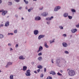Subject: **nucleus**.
Here are the masks:
<instances>
[{
    "instance_id": "nucleus-4",
    "label": "nucleus",
    "mask_w": 79,
    "mask_h": 79,
    "mask_svg": "<svg viewBox=\"0 0 79 79\" xmlns=\"http://www.w3.org/2000/svg\"><path fill=\"white\" fill-rule=\"evenodd\" d=\"M61 8V7L58 6L55 7V8L54 9V11H58V10H60Z\"/></svg>"
},
{
    "instance_id": "nucleus-50",
    "label": "nucleus",
    "mask_w": 79,
    "mask_h": 79,
    "mask_svg": "<svg viewBox=\"0 0 79 79\" xmlns=\"http://www.w3.org/2000/svg\"><path fill=\"white\" fill-rule=\"evenodd\" d=\"M3 26H4V25H3V24H1L0 25V27H3Z\"/></svg>"
},
{
    "instance_id": "nucleus-39",
    "label": "nucleus",
    "mask_w": 79,
    "mask_h": 79,
    "mask_svg": "<svg viewBox=\"0 0 79 79\" xmlns=\"http://www.w3.org/2000/svg\"><path fill=\"white\" fill-rule=\"evenodd\" d=\"M76 27H77V28H79V24H78L77 25H76Z\"/></svg>"
},
{
    "instance_id": "nucleus-16",
    "label": "nucleus",
    "mask_w": 79,
    "mask_h": 79,
    "mask_svg": "<svg viewBox=\"0 0 79 79\" xmlns=\"http://www.w3.org/2000/svg\"><path fill=\"white\" fill-rule=\"evenodd\" d=\"M50 74H52V75H56V73L54 71H52L50 73Z\"/></svg>"
},
{
    "instance_id": "nucleus-23",
    "label": "nucleus",
    "mask_w": 79,
    "mask_h": 79,
    "mask_svg": "<svg viewBox=\"0 0 79 79\" xmlns=\"http://www.w3.org/2000/svg\"><path fill=\"white\" fill-rule=\"evenodd\" d=\"M4 37V35H3L0 34V39H2Z\"/></svg>"
},
{
    "instance_id": "nucleus-11",
    "label": "nucleus",
    "mask_w": 79,
    "mask_h": 79,
    "mask_svg": "<svg viewBox=\"0 0 79 79\" xmlns=\"http://www.w3.org/2000/svg\"><path fill=\"white\" fill-rule=\"evenodd\" d=\"M77 30L76 28L72 29L71 30V32H72V33H75L76 32H77Z\"/></svg>"
},
{
    "instance_id": "nucleus-35",
    "label": "nucleus",
    "mask_w": 79,
    "mask_h": 79,
    "mask_svg": "<svg viewBox=\"0 0 79 79\" xmlns=\"http://www.w3.org/2000/svg\"><path fill=\"white\" fill-rule=\"evenodd\" d=\"M64 53H66V54H68V53H69V52L67 51H65Z\"/></svg>"
},
{
    "instance_id": "nucleus-33",
    "label": "nucleus",
    "mask_w": 79,
    "mask_h": 79,
    "mask_svg": "<svg viewBox=\"0 0 79 79\" xmlns=\"http://www.w3.org/2000/svg\"><path fill=\"white\" fill-rule=\"evenodd\" d=\"M57 75H58V76H62V74H61L60 73H59V72H58L57 73Z\"/></svg>"
},
{
    "instance_id": "nucleus-3",
    "label": "nucleus",
    "mask_w": 79,
    "mask_h": 79,
    "mask_svg": "<svg viewBox=\"0 0 79 79\" xmlns=\"http://www.w3.org/2000/svg\"><path fill=\"white\" fill-rule=\"evenodd\" d=\"M1 12H2V16H5L8 13V11L7 10H5L3 9H2Z\"/></svg>"
},
{
    "instance_id": "nucleus-38",
    "label": "nucleus",
    "mask_w": 79,
    "mask_h": 79,
    "mask_svg": "<svg viewBox=\"0 0 79 79\" xmlns=\"http://www.w3.org/2000/svg\"><path fill=\"white\" fill-rule=\"evenodd\" d=\"M42 55V53L41 52H40L38 54V56H41Z\"/></svg>"
},
{
    "instance_id": "nucleus-22",
    "label": "nucleus",
    "mask_w": 79,
    "mask_h": 79,
    "mask_svg": "<svg viewBox=\"0 0 79 79\" xmlns=\"http://www.w3.org/2000/svg\"><path fill=\"white\" fill-rule=\"evenodd\" d=\"M37 68L39 69H42L43 68V67L42 65H39L37 66Z\"/></svg>"
},
{
    "instance_id": "nucleus-27",
    "label": "nucleus",
    "mask_w": 79,
    "mask_h": 79,
    "mask_svg": "<svg viewBox=\"0 0 79 79\" xmlns=\"http://www.w3.org/2000/svg\"><path fill=\"white\" fill-rule=\"evenodd\" d=\"M24 2H25V4H27L29 3V2H28V1H26V0H24Z\"/></svg>"
},
{
    "instance_id": "nucleus-28",
    "label": "nucleus",
    "mask_w": 79,
    "mask_h": 79,
    "mask_svg": "<svg viewBox=\"0 0 79 79\" xmlns=\"http://www.w3.org/2000/svg\"><path fill=\"white\" fill-rule=\"evenodd\" d=\"M68 17L69 19H71L73 18V17H72V16H71L69 15L68 16Z\"/></svg>"
},
{
    "instance_id": "nucleus-55",
    "label": "nucleus",
    "mask_w": 79,
    "mask_h": 79,
    "mask_svg": "<svg viewBox=\"0 0 79 79\" xmlns=\"http://www.w3.org/2000/svg\"><path fill=\"white\" fill-rule=\"evenodd\" d=\"M34 73H35V74H37V72L36 71H34Z\"/></svg>"
},
{
    "instance_id": "nucleus-14",
    "label": "nucleus",
    "mask_w": 79,
    "mask_h": 79,
    "mask_svg": "<svg viewBox=\"0 0 79 79\" xmlns=\"http://www.w3.org/2000/svg\"><path fill=\"white\" fill-rule=\"evenodd\" d=\"M53 16H52L50 18L48 17L46 19V20L47 21H50V20H52V19H53Z\"/></svg>"
},
{
    "instance_id": "nucleus-57",
    "label": "nucleus",
    "mask_w": 79,
    "mask_h": 79,
    "mask_svg": "<svg viewBox=\"0 0 79 79\" xmlns=\"http://www.w3.org/2000/svg\"><path fill=\"white\" fill-rule=\"evenodd\" d=\"M51 62H52V63H53L54 62L53 60H51Z\"/></svg>"
},
{
    "instance_id": "nucleus-13",
    "label": "nucleus",
    "mask_w": 79,
    "mask_h": 79,
    "mask_svg": "<svg viewBox=\"0 0 79 79\" xmlns=\"http://www.w3.org/2000/svg\"><path fill=\"white\" fill-rule=\"evenodd\" d=\"M45 37L44 35H40L38 36V39L39 40H40L42 38H44Z\"/></svg>"
},
{
    "instance_id": "nucleus-56",
    "label": "nucleus",
    "mask_w": 79,
    "mask_h": 79,
    "mask_svg": "<svg viewBox=\"0 0 79 79\" xmlns=\"http://www.w3.org/2000/svg\"><path fill=\"white\" fill-rule=\"evenodd\" d=\"M39 52H40V51L39 49L38 51H37V53H39Z\"/></svg>"
},
{
    "instance_id": "nucleus-32",
    "label": "nucleus",
    "mask_w": 79,
    "mask_h": 79,
    "mask_svg": "<svg viewBox=\"0 0 79 79\" xmlns=\"http://www.w3.org/2000/svg\"><path fill=\"white\" fill-rule=\"evenodd\" d=\"M8 5H12V2H8Z\"/></svg>"
},
{
    "instance_id": "nucleus-1",
    "label": "nucleus",
    "mask_w": 79,
    "mask_h": 79,
    "mask_svg": "<svg viewBox=\"0 0 79 79\" xmlns=\"http://www.w3.org/2000/svg\"><path fill=\"white\" fill-rule=\"evenodd\" d=\"M67 71H68V74L69 76H74L76 75V72L75 71L73 70H70L69 69H68Z\"/></svg>"
},
{
    "instance_id": "nucleus-44",
    "label": "nucleus",
    "mask_w": 79,
    "mask_h": 79,
    "mask_svg": "<svg viewBox=\"0 0 79 79\" xmlns=\"http://www.w3.org/2000/svg\"><path fill=\"white\" fill-rule=\"evenodd\" d=\"M8 46H9L10 47H11V44L9 43L8 44Z\"/></svg>"
},
{
    "instance_id": "nucleus-41",
    "label": "nucleus",
    "mask_w": 79,
    "mask_h": 79,
    "mask_svg": "<svg viewBox=\"0 0 79 79\" xmlns=\"http://www.w3.org/2000/svg\"><path fill=\"white\" fill-rule=\"evenodd\" d=\"M18 44H16V45H15V47L16 48H18Z\"/></svg>"
},
{
    "instance_id": "nucleus-21",
    "label": "nucleus",
    "mask_w": 79,
    "mask_h": 79,
    "mask_svg": "<svg viewBox=\"0 0 79 79\" xmlns=\"http://www.w3.org/2000/svg\"><path fill=\"white\" fill-rule=\"evenodd\" d=\"M27 69V66H24L23 67V71H26Z\"/></svg>"
},
{
    "instance_id": "nucleus-60",
    "label": "nucleus",
    "mask_w": 79,
    "mask_h": 79,
    "mask_svg": "<svg viewBox=\"0 0 79 79\" xmlns=\"http://www.w3.org/2000/svg\"><path fill=\"white\" fill-rule=\"evenodd\" d=\"M1 11H2V10H0V13H1L2 12H1Z\"/></svg>"
},
{
    "instance_id": "nucleus-46",
    "label": "nucleus",
    "mask_w": 79,
    "mask_h": 79,
    "mask_svg": "<svg viewBox=\"0 0 79 79\" xmlns=\"http://www.w3.org/2000/svg\"><path fill=\"white\" fill-rule=\"evenodd\" d=\"M22 8H23V7H19V10H21V9H22Z\"/></svg>"
},
{
    "instance_id": "nucleus-34",
    "label": "nucleus",
    "mask_w": 79,
    "mask_h": 79,
    "mask_svg": "<svg viewBox=\"0 0 79 79\" xmlns=\"http://www.w3.org/2000/svg\"><path fill=\"white\" fill-rule=\"evenodd\" d=\"M46 79H52V77L49 76Z\"/></svg>"
},
{
    "instance_id": "nucleus-5",
    "label": "nucleus",
    "mask_w": 79,
    "mask_h": 79,
    "mask_svg": "<svg viewBox=\"0 0 79 79\" xmlns=\"http://www.w3.org/2000/svg\"><path fill=\"white\" fill-rule=\"evenodd\" d=\"M31 70L28 69L27 70L26 73H25V74L26 76H31Z\"/></svg>"
},
{
    "instance_id": "nucleus-43",
    "label": "nucleus",
    "mask_w": 79,
    "mask_h": 79,
    "mask_svg": "<svg viewBox=\"0 0 79 79\" xmlns=\"http://www.w3.org/2000/svg\"><path fill=\"white\" fill-rule=\"evenodd\" d=\"M40 76L41 77H43V76H44V74H41Z\"/></svg>"
},
{
    "instance_id": "nucleus-26",
    "label": "nucleus",
    "mask_w": 79,
    "mask_h": 79,
    "mask_svg": "<svg viewBox=\"0 0 79 79\" xmlns=\"http://www.w3.org/2000/svg\"><path fill=\"white\" fill-rule=\"evenodd\" d=\"M13 33H8V35H13Z\"/></svg>"
},
{
    "instance_id": "nucleus-54",
    "label": "nucleus",
    "mask_w": 79,
    "mask_h": 79,
    "mask_svg": "<svg viewBox=\"0 0 79 79\" xmlns=\"http://www.w3.org/2000/svg\"><path fill=\"white\" fill-rule=\"evenodd\" d=\"M25 9H26V10H27L28 9V7H27V6L26 7Z\"/></svg>"
},
{
    "instance_id": "nucleus-40",
    "label": "nucleus",
    "mask_w": 79,
    "mask_h": 79,
    "mask_svg": "<svg viewBox=\"0 0 79 79\" xmlns=\"http://www.w3.org/2000/svg\"><path fill=\"white\" fill-rule=\"evenodd\" d=\"M46 71H47V69H46V68H44V73L46 72Z\"/></svg>"
},
{
    "instance_id": "nucleus-51",
    "label": "nucleus",
    "mask_w": 79,
    "mask_h": 79,
    "mask_svg": "<svg viewBox=\"0 0 79 79\" xmlns=\"http://www.w3.org/2000/svg\"><path fill=\"white\" fill-rule=\"evenodd\" d=\"M10 51H11L13 50V49L11 48H10Z\"/></svg>"
},
{
    "instance_id": "nucleus-2",
    "label": "nucleus",
    "mask_w": 79,
    "mask_h": 79,
    "mask_svg": "<svg viewBox=\"0 0 79 79\" xmlns=\"http://www.w3.org/2000/svg\"><path fill=\"white\" fill-rule=\"evenodd\" d=\"M60 59H57L56 61V63L57 66L61 67V64H60Z\"/></svg>"
},
{
    "instance_id": "nucleus-36",
    "label": "nucleus",
    "mask_w": 79,
    "mask_h": 79,
    "mask_svg": "<svg viewBox=\"0 0 79 79\" xmlns=\"http://www.w3.org/2000/svg\"><path fill=\"white\" fill-rule=\"evenodd\" d=\"M50 21H47V24H48V25H49L50 24Z\"/></svg>"
},
{
    "instance_id": "nucleus-64",
    "label": "nucleus",
    "mask_w": 79,
    "mask_h": 79,
    "mask_svg": "<svg viewBox=\"0 0 79 79\" xmlns=\"http://www.w3.org/2000/svg\"><path fill=\"white\" fill-rule=\"evenodd\" d=\"M69 79H72L71 78H70Z\"/></svg>"
},
{
    "instance_id": "nucleus-45",
    "label": "nucleus",
    "mask_w": 79,
    "mask_h": 79,
    "mask_svg": "<svg viewBox=\"0 0 79 79\" xmlns=\"http://www.w3.org/2000/svg\"><path fill=\"white\" fill-rule=\"evenodd\" d=\"M37 71L38 72V73H39L40 71V69H38V70H37Z\"/></svg>"
},
{
    "instance_id": "nucleus-12",
    "label": "nucleus",
    "mask_w": 79,
    "mask_h": 79,
    "mask_svg": "<svg viewBox=\"0 0 79 79\" xmlns=\"http://www.w3.org/2000/svg\"><path fill=\"white\" fill-rule=\"evenodd\" d=\"M9 23H10V22H9V21H7L6 22L5 25V27H8V26H9Z\"/></svg>"
},
{
    "instance_id": "nucleus-58",
    "label": "nucleus",
    "mask_w": 79,
    "mask_h": 79,
    "mask_svg": "<svg viewBox=\"0 0 79 79\" xmlns=\"http://www.w3.org/2000/svg\"><path fill=\"white\" fill-rule=\"evenodd\" d=\"M60 72L61 73H62V72H63V70H61L60 71Z\"/></svg>"
},
{
    "instance_id": "nucleus-18",
    "label": "nucleus",
    "mask_w": 79,
    "mask_h": 79,
    "mask_svg": "<svg viewBox=\"0 0 79 79\" xmlns=\"http://www.w3.org/2000/svg\"><path fill=\"white\" fill-rule=\"evenodd\" d=\"M19 59H20V60H24V59H25V58L23 57V56H20L19 57Z\"/></svg>"
},
{
    "instance_id": "nucleus-37",
    "label": "nucleus",
    "mask_w": 79,
    "mask_h": 79,
    "mask_svg": "<svg viewBox=\"0 0 79 79\" xmlns=\"http://www.w3.org/2000/svg\"><path fill=\"white\" fill-rule=\"evenodd\" d=\"M43 8H44V7L42 6V7L40 8L39 9L40 10H43Z\"/></svg>"
},
{
    "instance_id": "nucleus-7",
    "label": "nucleus",
    "mask_w": 79,
    "mask_h": 79,
    "mask_svg": "<svg viewBox=\"0 0 79 79\" xmlns=\"http://www.w3.org/2000/svg\"><path fill=\"white\" fill-rule=\"evenodd\" d=\"M33 32H34V35H37L38 34H39V31H38L37 30H34V31Z\"/></svg>"
},
{
    "instance_id": "nucleus-10",
    "label": "nucleus",
    "mask_w": 79,
    "mask_h": 79,
    "mask_svg": "<svg viewBox=\"0 0 79 79\" xmlns=\"http://www.w3.org/2000/svg\"><path fill=\"white\" fill-rule=\"evenodd\" d=\"M62 46L64 47H68V44L65 42H63L62 43Z\"/></svg>"
},
{
    "instance_id": "nucleus-20",
    "label": "nucleus",
    "mask_w": 79,
    "mask_h": 79,
    "mask_svg": "<svg viewBox=\"0 0 79 79\" xmlns=\"http://www.w3.org/2000/svg\"><path fill=\"white\" fill-rule=\"evenodd\" d=\"M39 50L40 51H42V50H43V47H42L41 46H40L39 47Z\"/></svg>"
},
{
    "instance_id": "nucleus-42",
    "label": "nucleus",
    "mask_w": 79,
    "mask_h": 79,
    "mask_svg": "<svg viewBox=\"0 0 79 79\" xmlns=\"http://www.w3.org/2000/svg\"><path fill=\"white\" fill-rule=\"evenodd\" d=\"M15 17H16V18H18V15H15Z\"/></svg>"
},
{
    "instance_id": "nucleus-17",
    "label": "nucleus",
    "mask_w": 79,
    "mask_h": 79,
    "mask_svg": "<svg viewBox=\"0 0 79 79\" xmlns=\"http://www.w3.org/2000/svg\"><path fill=\"white\" fill-rule=\"evenodd\" d=\"M47 43L46 42H45L44 43V46L46 47V48H49V46L48 45H47Z\"/></svg>"
},
{
    "instance_id": "nucleus-52",
    "label": "nucleus",
    "mask_w": 79,
    "mask_h": 79,
    "mask_svg": "<svg viewBox=\"0 0 79 79\" xmlns=\"http://www.w3.org/2000/svg\"><path fill=\"white\" fill-rule=\"evenodd\" d=\"M29 9L31 11V10H33V8L31 7V8H30Z\"/></svg>"
},
{
    "instance_id": "nucleus-63",
    "label": "nucleus",
    "mask_w": 79,
    "mask_h": 79,
    "mask_svg": "<svg viewBox=\"0 0 79 79\" xmlns=\"http://www.w3.org/2000/svg\"><path fill=\"white\" fill-rule=\"evenodd\" d=\"M9 17V16H8L7 17V18H8Z\"/></svg>"
},
{
    "instance_id": "nucleus-29",
    "label": "nucleus",
    "mask_w": 79,
    "mask_h": 79,
    "mask_svg": "<svg viewBox=\"0 0 79 79\" xmlns=\"http://www.w3.org/2000/svg\"><path fill=\"white\" fill-rule=\"evenodd\" d=\"M49 42L51 44H52V43H54V42H55V41L54 40L53 41L50 40V41Z\"/></svg>"
},
{
    "instance_id": "nucleus-53",
    "label": "nucleus",
    "mask_w": 79,
    "mask_h": 79,
    "mask_svg": "<svg viewBox=\"0 0 79 79\" xmlns=\"http://www.w3.org/2000/svg\"><path fill=\"white\" fill-rule=\"evenodd\" d=\"M2 3V0H0V4H1Z\"/></svg>"
},
{
    "instance_id": "nucleus-25",
    "label": "nucleus",
    "mask_w": 79,
    "mask_h": 79,
    "mask_svg": "<svg viewBox=\"0 0 79 79\" xmlns=\"http://www.w3.org/2000/svg\"><path fill=\"white\" fill-rule=\"evenodd\" d=\"M10 79H13V75H11L10 77Z\"/></svg>"
},
{
    "instance_id": "nucleus-47",
    "label": "nucleus",
    "mask_w": 79,
    "mask_h": 79,
    "mask_svg": "<svg viewBox=\"0 0 79 79\" xmlns=\"http://www.w3.org/2000/svg\"><path fill=\"white\" fill-rule=\"evenodd\" d=\"M16 2H19L20 0H15Z\"/></svg>"
},
{
    "instance_id": "nucleus-6",
    "label": "nucleus",
    "mask_w": 79,
    "mask_h": 79,
    "mask_svg": "<svg viewBox=\"0 0 79 79\" xmlns=\"http://www.w3.org/2000/svg\"><path fill=\"white\" fill-rule=\"evenodd\" d=\"M13 64V62H8L6 65V66L5 67L6 68H8V66H10V65H12V64Z\"/></svg>"
},
{
    "instance_id": "nucleus-31",
    "label": "nucleus",
    "mask_w": 79,
    "mask_h": 79,
    "mask_svg": "<svg viewBox=\"0 0 79 79\" xmlns=\"http://www.w3.org/2000/svg\"><path fill=\"white\" fill-rule=\"evenodd\" d=\"M18 32V30L17 29L15 30L14 31V34H16Z\"/></svg>"
},
{
    "instance_id": "nucleus-30",
    "label": "nucleus",
    "mask_w": 79,
    "mask_h": 79,
    "mask_svg": "<svg viewBox=\"0 0 79 79\" xmlns=\"http://www.w3.org/2000/svg\"><path fill=\"white\" fill-rule=\"evenodd\" d=\"M59 27L60 29H63V27L62 26H60Z\"/></svg>"
},
{
    "instance_id": "nucleus-9",
    "label": "nucleus",
    "mask_w": 79,
    "mask_h": 79,
    "mask_svg": "<svg viewBox=\"0 0 79 79\" xmlns=\"http://www.w3.org/2000/svg\"><path fill=\"white\" fill-rule=\"evenodd\" d=\"M40 19H41V18L39 16H37L35 18V21H40Z\"/></svg>"
},
{
    "instance_id": "nucleus-62",
    "label": "nucleus",
    "mask_w": 79,
    "mask_h": 79,
    "mask_svg": "<svg viewBox=\"0 0 79 79\" xmlns=\"http://www.w3.org/2000/svg\"><path fill=\"white\" fill-rule=\"evenodd\" d=\"M2 71H1V70H0V73H1Z\"/></svg>"
},
{
    "instance_id": "nucleus-49",
    "label": "nucleus",
    "mask_w": 79,
    "mask_h": 79,
    "mask_svg": "<svg viewBox=\"0 0 79 79\" xmlns=\"http://www.w3.org/2000/svg\"><path fill=\"white\" fill-rule=\"evenodd\" d=\"M28 12H31V10L29 9L28 10Z\"/></svg>"
},
{
    "instance_id": "nucleus-61",
    "label": "nucleus",
    "mask_w": 79,
    "mask_h": 79,
    "mask_svg": "<svg viewBox=\"0 0 79 79\" xmlns=\"http://www.w3.org/2000/svg\"><path fill=\"white\" fill-rule=\"evenodd\" d=\"M33 1H37V0H33Z\"/></svg>"
},
{
    "instance_id": "nucleus-59",
    "label": "nucleus",
    "mask_w": 79,
    "mask_h": 79,
    "mask_svg": "<svg viewBox=\"0 0 79 79\" xmlns=\"http://www.w3.org/2000/svg\"><path fill=\"white\" fill-rule=\"evenodd\" d=\"M22 20H23V19H24V18H23V17L22 18Z\"/></svg>"
},
{
    "instance_id": "nucleus-24",
    "label": "nucleus",
    "mask_w": 79,
    "mask_h": 79,
    "mask_svg": "<svg viewBox=\"0 0 79 79\" xmlns=\"http://www.w3.org/2000/svg\"><path fill=\"white\" fill-rule=\"evenodd\" d=\"M71 11L73 13H76V10H74V9H71Z\"/></svg>"
},
{
    "instance_id": "nucleus-8",
    "label": "nucleus",
    "mask_w": 79,
    "mask_h": 79,
    "mask_svg": "<svg viewBox=\"0 0 79 79\" xmlns=\"http://www.w3.org/2000/svg\"><path fill=\"white\" fill-rule=\"evenodd\" d=\"M48 15V12H43V13H42L41 14V15L42 16H47V15Z\"/></svg>"
},
{
    "instance_id": "nucleus-15",
    "label": "nucleus",
    "mask_w": 79,
    "mask_h": 79,
    "mask_svg": "<svg viewBox=\"0 0 79 79\" xmlns=\"http://www.w3.org/2000/svg\"><path fill=\"white\" fill-rule=\"evenodd\" d=\"M63 16L64 17V18H66V17H68V13H64L63 15Z\"/></svg>"
},
{
    "instance_id": "nucleus-19",
    "label": "nucleus",
    "mask_w": 79,
    "mask_h": 79,
    "mask_svg": "<svg viewBox=\"0 0 79 79\" xmlns=\"http://www.w3.org/2000/svg\"><path fill=\"white\" fill-rule=\"evenodd\" d=\"M38 60L40 61H41L43 59H42V57L41 56H40L38 58Z\"/></svg>"
},
{
    "instance_id": "nucleus-48",
    "label": "nucleus",
    "mask_w": 79,
    "mask_h": 79,
    "mask_svg": "<svg viewBox=\"0 0 79 79\" xmlns=\"http://www.w3.org/2000/svg\"><path fill=\"white\" fill-rule=\"evenodd\" d=\"M63 36H64V37H66V34H64L63 35Z\"/></svg>"
}]
</instances>
